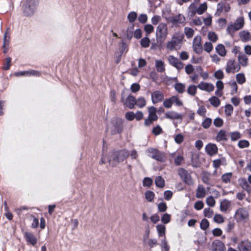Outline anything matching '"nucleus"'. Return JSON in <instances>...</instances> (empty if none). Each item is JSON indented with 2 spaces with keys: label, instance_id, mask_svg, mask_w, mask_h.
<instances>
[{
  "label": "nucleus",
  "instance_id": "obj_1",
  "mask_svg": "<svg viewBox=\"0 0 251 251\" xmlns=\"http://www.w3.org/2000/svg\"><path fill=\"white\" fill-rule=\"evenodd\" d=\"M128 155L127 151L125 150L113 152L108 155H103L101 161L102 164L108 162L109 165L115 167L124 161Z\"/></svg>",
  "mask_w": 251,
  "mask_h": 251
},
{
  "label": "nucleus",
  "instance_id": "obj_2",
  "mask_svg": "<svg viewBox=\"0 0 251 251\" xmlns=\"http://www.w3.org/2000/svg\"><path fill=\"white\" fill-rule=\"evenodd\" d=\"M184 38V35L182 32H175L172 35L171 40L166 43V49L169 51L179 50L183 42Z\"/></svg>",
  "mask_w": 251,
  "mask_h": 251
},
{
  "label": "nucleus",
  "instance_id": "obj_3",
  "mask_svg": "<svg viewBox=\"0 0 251 251\" xmlns=\"http://www.w3.org/2000/svg\"><path fill=\"white\" fill-rule=\"evenodd\" d=\"M39 0H26L23 4V11L26 16H31L37 8Z\"/></svg>",
  "mask_w": 251,
  "mask_h": 251
},
{
  "label": "nucleus",
  "instance_id": "obj_4",
  "mask_svg": "<svg viewBox=\"0 0 251 251\" xmlns=\"http://www.w3.org/2000/svg\"><path fill=\"white\" fill-rule=\"evenodd\" d=\"M245 25V20L243 16L238 17L234 23L228 25L226 31L230 34L242 29Z\"/></svg>",
  "mask_w": 251,
  "mask_h": 251
},
{
  "label": "nucleus",
  "instance_id": "obj_5",
  "mask_svg": "<svg viewBox=\"0 0 251 251\" xmlns=\"http://www.w3.org/2000/svg\"><path fill=\"white\" fill-rule=\"evenodd\" d=\"M240 65L234 59H229L227 60L225 68V71L227 74H234L240 71Z\"/></svg>",
  "mask_w": 251,
  "mask_h": 251
},
{
  "label": "nucleus",
  "instance_id": "obj_6",
  "mask_svg": "<svg viewBox=\"0 0 251 251\" xmlns=\"http://www.w3.org/2000/svg\"><path fill=\"white\" fill-rule=\"evenodd\" d=\"M168 34V29L167 25L165 23H160L159 24L156 29V37L157 40L161 39L164 40L167 37Z\"/></svg>",
  "mask_w": 251,
  "mask_h": 251
},
{
  "label": "nucleus",
  "instance_id": "obj_7",
  "mask_svg": "<svg viewBox=\"0 0 251 251\" xmlns=\"http://www.w3.org/2000/svg\"><path fill=\"white\" fill-rule=\"evenodd\" d=\"M231 10V6L229 3L220 2L217 4L215 15L219 16L222 12L227 13Z\"/></svg>",
  "mask_w": 251,
  "mask_h": 251
},
{
  "label": "nucleus",
  "instance_id": "obj_8",
  "mask_svg": "<svg viewBox=\"0 0 251 251\" xmlns=\"http://www.w3.org/2000/svg\"><path fill=\"white\" fill-rule=\"evenodd\" d=\"M178 174L181 178L187 184L192 185L193 181L189 173L184 169L180 168L178 170Z\"/></svg>",
  "mask_w": 251,
  "mask_h": 251
},
{
  "label": "nucleus",
  "instance_id": "obj_9",
  "mask_svg": "<svg viewBox=\"0 0 251 251\" xmlns=\"http://www.w3.org/2000/svg\"><path fill=\"white\" fill-rule=\"evenodd\" d=\"M198 88L201 91L211 93L214 91L215 86L211 83L201 81L198 84Z\"/></svg>",
  "mask_w": 251,
  "mask_h": 251
},
{
  "label": "nucleus",
  "instance_id": "obj_10",
  "mask_svg": "<svg viewBox=\"0 0 251 251\" xmlns=\"http://www.w3.org/2000/svg\"><path fill=\"white\" fill-rule=\"evenodd\" d=\"M235 217L238 221H243L248 219L249 213L245 208H239L236 211Z\"/></svg>",
  "mask_w": 251,
  "mask_h": 251
},
{
  "label": "nucleus",
  "instance_id": "obj_11",
  "mask_svg": "<svg viewBox=\"0 0 251 251\" xmlns=\"http://www.w3.org/2000/svg\"><path fill=\"white\" fill-rule=\"evenodd\" d=\"M185 21V17L183 15L179 14L177 15L170 17L168 19V22L172 23L174 25H177L183 24L184 23Z\"/></svg>",
  "mask_w": 251,
  "mask_h": 251
},
{
  "label": "nucleus",
  "instance_id": "obj_12",
  "mask_svg": "<svg viewBox=\"0 0 251 251\" xmlns=\"http://www.w3.org/2000/svg\"><path fill=\"white\" fill-rule=\"evenodd\" d=\"M169 63L178 70L182 69L183 68V64L179 59L173 55H169L168 57Z\"/></svg>",
  "mask_w": 251,
  "mask_h": 251
},
{
  "label": "nucleus",
  "instance_id": "obj_13",
  "mask_svg": "<svg viewBox=\"0 0 251 251\" xmlns=\"http://www.w3.org/2000/svg\"><path fill=\"white\" fill-rule=\"evenodd\" d=\"M24 237L26 242L28 244H30L34 246L37 243V238L32 233L30 232H25L24 233Z\"/></svg>",
  "mask_w": 251,
  "mask_h": 251
},
{
  "label": "nucleus",
  "instance_id": "obj_14",
  "mask_svg": "<svg viewBox=\"0 0 251 251\" xmlns=\"http://www.w3.org/2000/svg\"><path fill=\"white\" fill-rule=\"evenodd\" d=\"M193 50L197 53H200L202 51V46L201 44V37L197 36L195 37L193 41Z\"/></svg>",
  "mask_w": 251,
  "mask_h": 251
},
{
  "label": "nucleus",
  "instance_id": "obj_15",
  "mask_svg": "<svg viewBox=\"0 0 251 251\" xmlns=\"http://www.w3.org/2000/svg\"><path fill=\"white\" fill-rule=\"evenodd\" d=\"M212 249L215 251H225L226 248L222 242L216 240L212 243Z\"/></svg>",
  "mask_w": 251,
  "mask_h": 251
},
{
  "label": "nucleus",
  "instance_id": "obj_16",
  "mask_svg": "<svg viewBox=\"0 0 251 251\" xmlns=\"http://www.w3.org/2000/svg\"><path fill=\"white\" fill-rule=\"evenodd\" d=\"M165 116L166 118L171 120H182V116L180 114L174 111L166 112L165 114Z\"/></svg>",
  "mask_w": 251,
  "mask_h": 251
},
{
  "label": "nucleus",
  "instance_id": "obj_17",
  "mask_svg": "<svg viewBox=\"0 0 251 251\" xmlns=\"http://www.w3.org/2000/svg\"><path fill=\"white\" fill-rule=\"evenodd\" d=\"M205 151L210 156L214 155L217 153L218 148L213 144H208L205 147Z\"/></svg>",
  "mask_w": 251,
  "mask_h": 251
},
{
  "label": "nucleus",
  "instance_id": "obj_18",
  "mask_svg": "<svg viewBox=\"0 0 251 251\" xmlns=\"http://www.w3.org/2000/svg\"><path fill=\"white\" fill-rule=\"evenodd\" d=\"M241 251H251V243L247 240L243 241L238 245Z\"/></svg>",
  "mask_w": 251,
  "mask_h": 251
},
{
  "label": "nucleus",
  "instance_id": "obj_19",
  "mask_svg": "<svg viewBox=\"0 0 251 251\" xmlns=\"http://www.w3.org/2000/svg\"><path fill=\"white\" fill-rule=\"evenodd\" d=\"M163 94L158 91L153 92L151 94V100L153 103H156L163 99Z\"/></svg>",
  "mask_w": 251,
  "mask_h": 251
},
{
  "label": "nucleus",
  "instance_id": "obj_20",
  "mask_svg": "<svg viewBox=\"0 0 251 251\" xmlns=\"http://www.w3.org/2000/svg\"><path fill=\"white\" fill-rule=\"evenodd\" d=\"M231 205L230 201L226 199L223 200L220 202V210L222 212H226L230 209Z\"/></svg>",
  "mask_w": 251,
  "mask_h": 251
},
{
  "label": "nucleus",
  "instance_id": "obj_21",
  "mask_svg": "<svg viewBox=\"0 0 251 251\" xmlns=\"http://www.w3.org/2000/svg\"><path fill=\"white\" fill-rule=\"evenodd\" d=\"M241 40L244 42H247L251 40V34L250 32L243 30L239 33Z\"/></svg>",
  "mask_w": 251,
  "mask_h": 251
},
{
  "label": "nucleus",
  "instance_id": "obj_22",
  "mask_svg": "<svg viewBox=\"0 0 251 251\" xmlns=\"http://www.w3.org/2000/svg\"><path fill=\"white\" fill-rule=\"evenodd\" d=\"M15 75L17 76H31V75H39V73L35 71H22L15 73Z\"/></svg>",
  "mask_w": 251,
  "mask_h": 251
},
{
  "label": "nucleus",
  "instance_id": "obj_23",
  "mask_svg": "<svg viewBox=\"0 0 251 251\" xmlns=\"http://www.w3.org/2000/svg\"><path fill=\"white\" fill-rule=\"evenodd\" d=\"M155 66L157 71L163 73L165 70V65L164 62L161 60L156 59L155 60Z\"/></svg>",
  "mask_w": 251,
  "mask_h": 251
},
{
  "label": "nucleus",
  "instance_id": "obj_24",
  "mask_svg": "<svg viewBox=\"0 0 251 251\" xmlns=\"http://www.w3.org/2000/svg\"><path fill=\"white\" fill-rule=\"evenodd\" d=\"M156 111V109L154 107H149L148 108L149 115L148 117L152 119V120L156 121L158 119Z\"/></svg>",
  "mask_w": 251,
  "mask_h": 251
},
{
  "label": "nucleus",
  "instance_id": "obj_25",
  "mask_svg": "<svg viewBox=\"0 0 251 251\" xmlns=\"http://www.w3.org/2000/svg\"><path fill=\"white\" fill-rule=\"evenodd\" d=\"M217 89L215 91V94L218 97H221L223 95V90L224 89V83L221 80H218L216 83Z\"/></svg>",
  "mask_w": 251,
  "mask_h": 251
},
{
  "label": "nucleus",
  "instance_id": "obj_26",
  "mask_svg": "<svg viewBox=\"0 0 251 251\" xmlns=\"http://www.w3.org/2000/svg\"><path fill=\"white\" fill-rule=\"evenodd\" d=\"M136 103V100L132 96H129L126 99L125 104L129 108H133Z\"/></svg>",
  "mask_w": 251,
  "mask_h": 251
},
{
  "label": "nucleus",
  "instance_id": "obj_27",
  "mask_svg": "<svg viewBox=\"0 0 251 251\" xmlns=\"http://www.w3.org/2000/svg\"><path fill=\"white\" fill-rule=\"evenodd\" d=\"M206 194V192L204 187L201 185L199 186L196 192V197L198 199H201L204 198Z\"/></svg>",
  "mask_w": 251,
  "mask_h": 251
},
{
  "label": "nucleus",
  "instance_id": "obj_28",
  "mask_svg": "<svg viewBox=\"0 0 251 251\" xmlns=\"http://www.w3.org/2000/svg\"><path fill=\"white\" fill-rule=\"evenodd\" d=\"M216 52L221 56L224 57L226 54V50L225 46L222 44H218L215 48Z\"/></svg>",
  "mask_w": 251,
  "mask_h": 251
},
{
  "label": "nucleus",
  "instance_id": "obj_29",
  "mask_svg": "<svg viewBox=\"0 0 251 251\" xmlns=\"http://www.w3.org/2000/svg\"><path fill=\"white\" fill-rule=\"evenodd\" d=\"M158 235L159 237H165L166 227L162 224H159L156 226Z\"/></svg>",
  "mask_w": 251,
  "mask_h": 251
},
{
  "label": "nucleus",
  "instance_id": "obj_30",
  "mask_svg": "<svg viewBox=\"0 0 251 251\" xmlns=\"http://www.w3.org/2000/svg\"><path fill=\"white\" fill-rule=\"evenodd\" d=\"M207 9V4L206 2H204L201 4L199 7L196 9L195 11H193L194 13H197L199 15L202 14Z\"/></svg>",
  "mask_w": 251,
  "mask_h": 251
},
{
  "label": "nucleus",
  "instance_id": "obj_31",
  "mask_svg": "<svg viewBox=\"0 0 251 251\" xmlns=\"http://www.w3.org/2000/svg\"><path fill=\"white\" fill-rule=\"evenodd\" d=\"M145 197L148 201L152 202L154 199L155 194L153 192L148 190L145 193Z\"/></svg>",
  "mask_w": 251,
  "mask_h": 251
},
{
  "label": "nucleus",
  "instance_id": "obj_32",
  "mask_svg": "<svg viewBox=\"0 0 251 251\" xmlns=\"http://www.w3.org/2000/svg\"><path fill=\"white\" fill-rule=\"evenodd\" d=\"M207 39L211 42L215 43L218 39V36L215 32L209 31L207 33Z\"/></svg>",
  "mask_w": 251,
  "mask_h": 251
},
{
  "label": "nucleus",
  "instance_id": "obj_33",
  "mask_svg": "<svg viewBox=\"0 0 251 251\" xmlns=\"http://www.w3.org/2000/svg\"><path fill=\"white\" fill-rule=\"evenodd\" d=\"M155 184L157 187L163 188L165 186V180L161 176H158L155 179Z\"/></svg>",
  "mask_w": 251,
  "mask_h": 251
},
{
  "label": "nucleus",
  "instance_id": "obj_34",
  "mask_svg": "<svg viewBox=\"0 0 251 251\" xmlns=\"http://www.w3.org/2000/svg\"><path fill=\"white\" fill-rule=\"evenodd\" d=\"M239 64L243 66H246L248 63V58L245 55H240L238 56Z\"/></svg>",
  "mask_w": 251,
  "mask_h": 251
},
{
  "label": "nucleus",
  "instance_id": "obj_35",
  "mask_svg": "<svg viewBox=\"0 0 251 251\" xmlns=\"http://www.w3.org/2000/svg\"><path fill=\"white\" fill-rule=\"evenodd\" d=\"M113 123L116 128V132H120L122 130V121L121 119H117L113 121Z\"/></svg>",
  "mask_w": 251,
  "mask_h": 251
},
{
  "label": "nucleus",
  "instance_id": "obj_36",
  "mask_svg": "<svg viewBox=\"0 0 251 251\" xmlns=\"http://www.w3.org/2000/svg\"><path fill=\"white\" fill-rule=\"evenodd\" d=\"M210 104L215 107H217L220 104V100L217 97L213 96L209 99Z\"/></svg>",
  "mask_w": 251,
  "mask_h": 251
},
{
  "label": "nucleus",
  "instance_id": "obj_37",
  "mask_svg": "<svg viewBox=\"0 0 251 251\" xmlns=\"http://www.w3.org/2000/svg\"><path fill=\"white\" fill-rule=\"evenodd\" d=\"M236 79L237 83L239 84H243L246 81L245 75L243 73H239L236 75Z\"/></svg>",
  "mask_w": 251,
  "mask_h": 251
},
{
  "label": "nucleus",
  "instance_id": "obj_38",
  "mask_svg": "<svg viewBox=\"0 0 251 251\" xmlns=\"http://www.w3.org/2000/svg\"><path fill=\"white\" fill-rule=\"evenodd\" d=\"M197 87L194 85H190L187 90L188 94L192 96H194L197 93Z\"/></svg>",
  "mask_w": 251,
  "mask_h": 251
},
{
  "label": "nucleus",
  "instance_id": "obj_39",
  "mask_svg": "<svg viewBox=\"0 0 251 251\" xmlns=\"http://www.w3.org/2000/svg\"><path fill=\"white\" fill-rule=\"evenodd\" d=\"M127 19L130 23H133L137 18V14L135 12H130L127 15Z\"/></svg>",
  "mask_w": 251,
  "mask_h": 251
},
{
  "label": "nucleus",
  "instance_id": "obj_40",
  "mask_svg": "<svg viewBox=\"0 0 251 251\" xmlns=\"http://www.w3.org/2000/svg\"><path fill=\"white\" fill-rule=\"evenodd\" d=\"M175 89L179 93H182L185 91V86L181 83H177L175 86Z\"/></svg>",
  "mask_w": 251,
  "mask_h": 251
},
{
  "label": "nucleus",
  "instance_id": "obj_41",
  "mask_svg": "<svg viewBox=\"0 0 251 251\" xmlns=\"http://www.w3.org/2000/svg\"><path fill=\"white\" fill-rule=\"evenodd\" d=\"M160 246L163 251H169L170 247L167 244V241L166 240V237H165V238H164V239L161 240L160 242Z\"/></svg>",
  "mask_w": 251,
  "mask_h": 251
},
{
  "label": "nucleus",
  "instance_id": "obj_42",
  "mask_svg": "<svg viewBox=\"0 0 251 251\" xmlns=\"http://www.w3.org/2000/svg\"><path fill=\"white\" fill-rule=\"evenodd\" d=\"M203 48L205 51L209 53L212 50L213 47L211 42H206L203 45Z\"/></svg>",
  "mask_w": 251,
  "mask_h": 251
},
{
  "label": "nucleus",
  "instance_id": "obj_43",
  "mask_svg": "<svg viewBox=\"0 0 251 251\" xmlns=\"http://www.w3.org/2000/svg\"><path fill=\"white\" fill-rule=\"evenodd\" d=\"M233 108L231 104H226L225 106V112L226 115L230 116L233 113Z\"/></svg>",
  "mask_w": 251,
  "mask_h": 251
},
{
  "label": "nucleus",
  "instance_id": "obj_44",
  "mask_svg": "<svg viewBox=\"0 0 251 251\" xmlns=\"http://www.w3.org/2000/svg\"><path fill=\"white\" fill-rule=\"evenodd\" d=\"M214 221L218 224H222L224 222V219L223 216L219 214L215 215L213 218Z\"/></svg>",
  "mask_w": 251,
  "mask_h": 251
},
{
  "label": "nucleus",
  "instance_id": "obj_45",
  "mask_svg": "<svg viewBox=\"0 0 251 251\" xmlns=\"http://www.w3.org/2000/svg\"><path fill=\"white\" fill-rule=\"evenodd\" d=\"M232 177V173H228L224 174L222 176V179L225 183H228L230 182V179Z\"/></svg>",
  "mask_w": 251,
  "mask_h": 251
},
{
  "label": "nucleus",
  "instance_id": "obj_46",
  "mask_svg": "<svg viewBox=\"0 0 251 251\" xmlns=\"http://www.w3.org/2000/svg\"><path fill=\"white\" fill-rule=\"evenodd\" d=\"M150 40L146 37H144L141 40V45L143 48H148L150 46Z\"/></svg>",
  "mask_w": 251,
  "mask_h": 251
},
{
  "label": "nucleus",
  "instance_id": "obj_47",
  "mask_svg": "<svg viewBox=\"0 0 251 251\" xmlns=\"http://www.w3.org/2000/svg\"><path fill=\"white\" fill-rule=\"evenodd\" d=\"M213 211L209 208H206L203 210V214L205 217L208 218H211L213 215Z\"/></svg>",
  "mask_w": 251,
  "mask_h": 251
},
{
  "label": "nucleus",
  "instance_id": "obj_48",
  "mask_svg": "<svg viewBox=\"0 0 251 251\" xmlns=\"http://www.w3.org/2000/svg\"><path fill=\"white\" fill-rule=\"evenodd\" d=\"M241 134L238 131H235L231 133L230 137L231 140L235 141L241 138Z\"/></svg>",
  "mask_w": 251,
  "mask_h": 251
},
{
  "label": "nucleus",
  "instance_id": "obj_49",
  "mask_svg": "<svg viewBox=\"0 0 251 251\" xmlns=\"http://www.w3.org/2000/svg\"><path fill=\"white\" fill-rule=\"evenodd\" d=\"M133 29L134 25L133 24L128 27L126 33V36L128 39H131L132 37Z\"/></svg>",
  "mask_w": 251,
  "mask_h": 251
},
{
  "label": "nucleus",
  "instance_id": "obj_50",
  "mask_svg": "<svg viewBox=\"0 0 251 251\" xmlns=\"http://www.w3.org/2000/svg\"><path fill=\"white\" fill-rule=\"evenodd\" d=\"M135 104L139 107H143L146 104V101L143 98H140L136 100Z\"/></svg>",
  "mask_w": 251,
  "mask_h": 251
},
{
  "label": "nucleus",
  "instance_id": "obj_51",
  "mask_svg": "<svg viewBox=\"0 0 251 251\" xmlns=\"http://www.w3.org/2000/svg\"><path fill=\"white\" fill-rule=\"evenodd\" d=\"M185 34L187 38H191L194 35V31L190 27H185L184 29Z\"/></svg>",
  "mask_w": 251,
  "mask_h": 251
},
{
  "label": "nucleus",
  "instance_id": "obj_52",
  "mask_svg": "<svg viewBox=\"0 0 251 251\" xmlns=\"http://www.w3.org/2000/svg\"><path fill=\"white\" fill-rule=\"evenodd\" d=\"M238 145L240 148H245L249 146L250 143L248 140H242L238 142Z\"/></svg>",
  "mask_w": 251,
  "mask_h": 251
},
{
  "label": "nucleus",
  "instance_id": "obj_53",
  "mask_svg": "<svg viewBox=\"0 0 251 251\" xmlns=\"http://www.w3.org/2000/svg\"><path fill=\"white\" fill-rule=\"evenodd\" d=\"M225 161L224 158L214 160L213 161V167L216 169L219 168L222 164L224 163Z\"/></svg>",
  "mask_w": 251,
  "mask_h": 251
},
{
  "label": "nucleus",
  "instance_id": "obj_54",
  "mask_svg": "<svg viewBox=\"0 0 251 251\" xmlns=\"http://www.w3.org/2000/svg\"><path fill=\"white\" fill-rule=\"evenodd\" d=\"M206 204L210 207H213L215 205V200L212 196L208 197L206 200Z\"/></svg>",
  "mask_w": 251,
  "mask_h": 251
},
{
  "label": "nucleus",
  "instance_id": "obj_55",
  "mask_svg": "<svg viewBox=\"0 0 251 251\" xmlns=\"http://www.w3.org/2000/svg\"><path fill=\"white\" fill-rule=\"evenodd\" d=\"M227 21L224 18H220L217 21V24L220 28H224L226 25Z\"/></svg>",
  "mask_w": 251,
  "mask_h": 251
},
{
  "label": "nucleus",
  "instance_id": "obj_56",
  "mask_svg": "<svg viewBox=\"0 0 251 251\" xmlns=\"http://www.w3.org/2000/svg\"><path fill=\"white\" fill-rule=\"evenodd\" d=\"M162 132V129L161 127L158 125L154 127L152 129V132L155 135H158L161 134Z\"/></svg>",
  "mask_w": 251,
  "mask_h": 251
},
{
  "label": "nucleus",
  "instance_id": "obj_57",
  "mask_svg": "<svg viewBox=\"0 0 251 251\" xmlns=\"http://www.w3.org/2000/svg\"><path fill=\"white\" fill-rule=\"evenodd\" d=\"M229 85L231 88V94H234L236 93L238 89V86L236 83L234 81H231L229 83Z\"/></svg>",
  "mask_w": 251,
  "mask_h": 251
},
{
  "label": "nucleus",
  "instance_id": "obj_58",
  "mask_svg": "<svg viewBox=\"0 0 251 251\" xmlns=\"http://www.w3.org/2000/svg\"><path fill=\"white\" fill-rule=\"evenodd\" d=\"M209 226V222L206 219H203L201 221L200 226L203 230L206 229Z\"/></svg>",
  "mask_w": 251,
  "mask_h": 251
},
{
  "label": "nucleus",
  "instance_id": "obj_59",
  "mask_svg": "<svg viewBox=\"0 0 251 251\" xmlns=\"http://www.w3.org/2000/svg\"><path fill=\"white\" fill-rule=\"evenodd\" d=\"M144 30L148 35L153 31L154 27L152 25L147 24L144 26Z\"/></svg>",
  "mask_w": 251,
  "mask_h": 251
},
{
  "label": "nucleus",
  "instance_id": "obj_60",
  "mask_svg": "<svg viewBox=\"0 0 251 251\" xmlns=\"http://www.w3.org/2000/svg\"><path fill=\"white\" fill-rule=\"evenodd\" d=\"M31 217L33 219V222L31 223V227L33 228H36L39 226V220L37 218L34 217L33 215H31Z\"/></svg>",
  "mask_w": 251,
  "mask_h": 251
},
{
  "label": "nucleus",
  "instance_id": "obj_61",
  "mask_svg": "<svg viewBox=\"0 0 251 251\" xmlns=\"http://www.w3.org/2000/svg\"><path fill=\"white\" fill-rule=\"evenodd\" d=\"M171 219V216L167 214H164L161 218V221L164 224H168L170 222Z\"/></svg>",
  "mask_w": 251,
  "mask_h": 251
},
{
  "label": "nucleus",
  "instance_id": "obj_62",
  "mask_svg": "<svg viewBox=\"0 0 251 251\" xmlns=\"http://www.w3.org/2000/svg\"><path fill=\"white\" fill-rule=\"evenodd\" d=\"M173 103H175L177 106H181L183 104L182 101L176 96L171 97Z\"/></svg>",
  "mask_w": 251,
  "mask_h": 251
},
{
  "label": "nucleus",
  "instance_id": "obj_63",
  "mask_svg": "<svg viewBox=\"0 0 251 251\" xmlns=\"http://www.w3.org/2000/svg\"><path fill=\"white\" fill-rule=\"evenodd\" d=\"M214 76L216 78L221 79L224 77V75L221 70H219L214 73Z\"/></svg>",
  "mask_w": 251,
  "mask_h": 251
},
{
  "label": "nucleus",
  "instance_id": "obj_64",
  "mask_svg": "<svg viewBox=\"0 0 251 251\" xmlns=\"http://www.w3.org/2000/svg\"><path fill=\"white\" fill-rule=\"evenodd\" d=\"M157 207L158 211L161 212H165L167 208L166 204L164 202L159 203Z\"/></svg>",
  "mask_w": 251,
  "mask_h": 251
}]
</instances>
